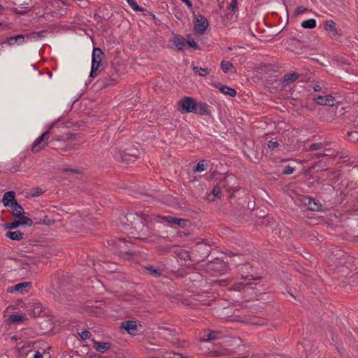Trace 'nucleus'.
I'll return each instance as SVG.
<instances>
[{
	"mask_svg": "<svg viewBox=\"0 0 358 358\" xmlns=\"http://www.w3.org/2000/svg\"><path fill=\"white\" fill-rule=\"evenodd\" d=\"M308 10V9L306 7H305L303 6H298L296 8V10L294 11V15H301V14H302L303 13L307 12Z\"/></svg>",
	"mask_w": 358,
	"mask_h": 358,
	"instance_id": "nucleus-42",
	"label": "nucleus"
},
{
	"mask_svg": "<svg viewBox=\"0 0 358 358\" xmlns=\"http://www.w3.org/2000/svg\"><path fill=\"white\" fill-rule=\"evenodd\" d=\"M252 283L251 282H246L244 283L243 282H238L234 283L231 287L230 288L231 290L234 291H238L241 292L242 290H248L249 289H252Z\"/></svg>",
	"mask_w": 358,
	"mask_h": 358,
	"instance_id": "nucleus-17",
	"label": "nucleus"
},
{
	"mask_svg": "<svg viewBox=\"0 0 358 358\" xmlns=\"http://www.w3.org/2000/svg\"><path fill=\"white\" fill-rule=\"evenodd\" d=\"M221 194V189L218 186H215L213 189L212 190V195L209 194L208 195V199L210 201H214L215 197L219 196V195Z\"/></svg>",
	"mask_w": 358,
	"mask_h": 358,
	"instance_id": "nucleus-33",
	"label": "nucleus"
},
{
	"mask_svg": "<svg viewBox=\"0 0 358 358\" xmlns=\"http://www.w3.org/2000/svg\"><path fill=\"white\" fill-rule=\"evenodd\" d=\"M219 333L216 331H210L206 334L207 341H215L218 338Z\"/></svg>",
	"mask_w": 358,
	"mask_h": 358,
	"instance_id": "nucleus-39",
	"label": "nucleus"
},
{
	"mask_svg": "<svg viewBox=\"0 0 358 358\" xmlns=\"http://www.w3.org/2000/svg\"><path fill=\"white\" fill-rule=\"evenodd\" d=\"M313 90L315 92H320L321 90V87L318 85H316L313 87Z\"/></svg>",
	"mask_w": 358,
	"mask_h": 358,
	"instance_id": "nucleus-57",
	"label": "nucleus"
},
{
	"mask_svg": "<svg viewBox=\"0 0 358 358\" xmlns=\"http://www.w3.org/2000/svg\"><path fill=\"white\" fill-rule=\"evenodd\" d=\"M25 36L23 34H19L15 36L8 37L6 43L9 46L14 45L15 44L21 45L24 43Z\"/></svg>",
	"mask_w": 358,
	"mask_h": 358,
	"instance_id": "nucleus-15",
	"label": "nucleus"
},
{
	"mask_svg": "<svg viewBox=\"0 0 358 358\" xmlns=\"http://www.w3.org/2000/svg\"><path fill=\"white\" fill-rule=\"evenodd\" d=\"M152 358H158V357H152Z\"/></svg>",
	"mask_w": 358,
	"mask_h": 358,
	"instance_id": "nucleus-63",
	"label": "nucleus"
},
{
	"mask_svg": "<svg viewBox=\"0 0 358 358\" xmlns=\"http://www.w3.org/2000/svg\"><path fill=\"white\" fill-rule=\"evenodd\" d=\"M145 268L149 271V273L154 277H159L162 275V271L160 269L155 268L150 265L145 266Z\"/></svg>",
	"mask_w": 358,
	"mask_h": 358,
	"instance_id": "nucleus-32",
	"label": "nucleus"
},
{
	"mask_svg": "<svg viewBox=\"0 0 358 358\" xmlns=\"http://www.w3.org/2000/svg\"><path fill=\"white\" fill-rule=\"evenodd\" d=\"M348 140L352 142L358 141V132L355 131H350L348 133Z\"/></svg>",
	"mask_w": 358,
	"mask_h": 358,
	"instance_id": "nucleus-37",
	"label": "nucleus"
},
{
	"mask_svg": "<svg viewBox=\"0 0 358 358\" xmlns=\"http://www.w3.org/2000/svg\"><path fill=\"white\" fill-rule=\"evenodd\" d=\"M18 168H19L18 166H14L10 168L9 169H8V171L9 173H15L18 171Z\"/></svg>",
	"mask_w": 358,
	"mask_h": 358,
	"instance_id": "nucleus-54",
	"label": "nucleus"
},
{
	"mask_svg": "<svg viewBox=\"0 0 358 358\" xmlns=\"http://www.w3.org/2000/svg\"><path fill=\"white\" fill-rule=\"evenodd\" d=\"M180 1H182L183 3H185L189 8H192V3L191 1H189V0H180Z\"/></svg>",
	"mask_w": 358,
	"mask_h": 358,
	"instance_id": "nucleus-55",
	"label": "nucleus"
},
{
	"mask_svg": "<svg viewBox=\"0 0 358 358\" xmlns=\"http://www.w3.org/2000/svg\"><path fill=\"white\" fill-rule=\"evenodd\" d=\"M233 68V64L229 61H222L221 69L224 72H228L231 69Z\"/></svg>",
	"mask_w": 358,
	"mask_h": 358,
	"instance_id": "nucleus-34",
	"label": "nucleus"
},
{
	"mask_svg": "<svg viewBox=\"0 0 358 358\" xmlns=\"http://www.w3.org/2000/svg\"><path fill=\"white\" fill-rule=\"evenodd\" d=\"M210 245L206 243H199L195 246L194 254L198 257V261H203L210 253Z\"/></svg>",
	"mask_w": 358,
	"mask_h": 358,
	"instance_id": "nucleus-7",
	"label": "nucleus"
},
{
	"mask_svg": "<svg viewBox=\"0 0 358 358\" xmlns=\"http://www.w3.org/2000/svg\"><path fill=\"white\" fill-rule=\"evenodd\" d=\"M113 157L118 162H124L129 164L130 162H134L138 155L136 154H127L120 150L115 148L113 152Z\"/></svg>",
	"mask_w": 358,
	"mask_h": 358,
	"instance_id": "nucleus-5",
	"label": "nucleus"
},
{
	"mask_svg": "<svg viewBox=\"0 0 358 358\" xmlns=\"http://www.w3.org/2000/svg\"><path fill=\"white\" fill-rule=\"evenodd\" d=\"M233 191L232 194L230 195V196H232V195L234 194V193L236 191V189H230L228 190L229 192H230L231 191Z\"/></svg>",
	"mask_w": 358,
	"mask_h": 358,
	"instance_id": "nucleus-59",
	"label": "nucleus"
},
{
	"mask_svg": "<svg viewBox=\"0 0 358 358\" xmlns=\"http://www.w3.org/2000/svg\"><path fill=\"white\" fill-rule=\"evenodd\" d=\"M44 192L41 188L36 187L31 189V195L34 197H36L42 194Z\"/></svg>",
	"mask_w": 358,
	"mask_h": 358,
	"instance_id": "nucleus-38",
	"label": "nucleus"
},
{
	"mask_svg": "<svg viewBox=\"0 0 358 358\" xmlns=\"http://www.w3.org/2000/svg\"><path fill=\"white\" fill-rule=\"evenodd\" d=\"M31 286L32 285L31 282H23L16 284L14 286L9 287L7 289V292L8 293L18 292L21 294H24L29 292V290L31 288Z\"/></svg>",
	"mask_w": 358,
	"mask_h": 358,
	"instance_id": "nucleus-8",
	"label": "nucleus"
},
{
	"mask_svg": "<svg viewBox=\"0 0 358 358\" xmlns=\"http://www.w3.org/2000/svg\"><path fill=\"white\" fill-rule=\"evenodd\" d=\"M173 42L176 48L180 51H182L186 46V39L180 35H175Z\"/></svg>",
	"mask_w": 358,
	"mask_h": 358,
	"instance_id": "nucleus-16",
	"label": "nucleus"
},
{
	"mask_svg": "<svg viewBox=\"0 0 358 358\" xmlns=\"http://www.w3.org/2000/svg\"><path fill=\"white\" fill-rule=\"evenodd\" d=\"M196 110L194 113L200 115H211V110L209 106L205 102H196Z\"/></svg>",
	"mask_w": 358,
	"mask_h": 358,
	"instance_id": "nucleus-11",
	"label": "nucleus"
},
{
	"mask_svg": "<svg viewBox=\"0 0 358 358\" xmlns=\"http://www.w3.org/2000/svg\"><path fill=\"white\" fill-rule=\"evenodd\" d=\"M58 141V139H51L50 141L49 142L50 143V147L52 148V149H57V145L56 144V142Z\"/></svg>",
	"mask_w": 358,
	"mask_h": 358,
	"instance_id": "nucleus-50",
	"label": "nucleus"
},
{
	"mask_svg": "<svg viewBox=\"0 0 358 358\" xmlns=\"http://www.w3.org/2000/svg\"><path fill=\"white\" fill-rule=\"evenodd\" d=\"M196 101L192 97L185 96L178 102L182 111L185 113H194Z\"/></svg>",
	"mask_w": 358,
	"mask_h": 358,
	"instance_id": "nucleus-4",
	"label": "nucleus"
},
{
	"mask_svg": "<svg viewBox=\"0 0 358 358\" xmlns=\"http://www.w3.org/2000/svg\"><path fill=\"white\" fill-rule=\"evenodd\" d=\"M317 25L316 20L315 19H308L304 20L301 23V27L305 29H314Z\"/></svg>",
	"mask_w": 358,
	"mask_h": 358,
	"instance_id": "nucleus-28",
	"label": "nucleus"
},
{
	"mask_svg": "<svg viewBox=\"0 0 358 358\" xmlns=\"http://www.w3.org/2000/svg\"><path fill=\"white\" fill-rule=\"evenodd\" d=\"M194 72L196 74H199L201 76H205L210 73V69L208 68H202L199 66H193L192 68Z\"/></svg>",
	"mask_w": 358,
	"mask_h": 358,
	"instance_id": "nucleus-29",
	"label": "nucleus"
},
{
	"mask_svg": "<svg viewBox=\"0 0 358 358\" xmlns=\"http://www.w3.org/2000/svg\"><path fill=\"white\" fill-rule=\"evenodd\" d=\"M24 234L20 231H6L5 236L13 241H20L23 238Z\"/></svg>",
	"mask_w": 358,
	"mask_h": 358,
	"instance_id": "nucleus-23",
	"label": "nucleus"
},
{
	"mask_svg": "<svg viewBox=\"0 0 358 358\" xmlns=\"http://www.w3.org/2000/svg\"><path fill=\"white\" fill-rule=\"evenodd\" d=\"M2 24H3L2 22H0V26H1Z\"/></svg>",
	"mask_w": 358,
	"mask_h": 358,
	"instance_id": "nucleus-62",
	"label": "nucleus"
},
{
	"mask_svg": "<svg viewBox=\"0 0 358 358\" xmlns=\"http://www.w3.org/2000/svg\"><path fill=\"white\" fill-rule=\"evenodd\" d=\"M66 138L67 140L74 141V140L77 139V134H72V133H66Z\"/></svg>",
	"mask_w": 358,
	"mask_h": 358,
	"instance_id": "nucleus-49",
	"label": "nucleus"
},
{
	"mask_svg": "<svg viewBox=\"0 0 358 358\" xmlns=\"http://www.w3.org/2000/svg\"><path fill=\"white\" fill-rule=\"evenodd\" d=\"M4 10V7L0 4V14L3 13V11Z\"/></svg>",
	"mask_w": 358,
	"mask_h": 358,
	"instance_id": "nucleus-58",
	"label": "nucleus"
},
{
	"mask_svg": "<svg viewBox=\"0 0 358 358\" xmlns=\"http://www.w3.org/2000/svg\"><path fill=\"white\" fill-rule=\"evenodd\" d=\"M104 57V53L99 48H94L92 56V65L91 71L90 73V78H94L97 75L99 68L102 65V58Z\"/></svg>",
	"mask_w": 358,
	"mask_h": 358,
	"instance_id": "nucleus-3",
	"label": "nucleus"
},
{
	"mask_svg": "<svg viewBox=\"0 0 358 358\" xmlns=\"http://www.w3.org/2000/svg\"><path fill=\"white\" fill-rule=\"evenodd\" d=\"M227 270V266L226 263L219 258L210 261L206 265V271L212 275H222Z\"/></svg>",
	"mask_w": 358,
	"mask_h": 358,
	"instance_id": "nucleus-2",
	"label": "nucleus"
},
{
	"mask_svg": "<svg viewBox=\"0 0 358 358\" xmlns=\"http://www.w3.org/2000/svg\"><path fill=\"white\" fill-rule=\"evenodd\" d=\"M329 155L327 153H324V152H319V153H316V154H314L313 156H312V158H320L321 157H324V156H327Z\"/></svg>",
	"mask_w": 358,
	"mask_h": 358,
	"instance_id": "nucleus-52",
	"label": "nucleus"
},
{
	"mask_svg": "<svg viewBox=\"0 0 358 358\" xmlns=\"http://www.w3.org/2000/svg\"><path fill=\"white\" fill-rule=\"evenodd\" d=\"M163 358H185L179 353H169L163 356Z\"/></svg>",
	"mask_w": 358,
	"mask_h": 358,
	"instance_id": "nucleus-46",
	"label": "nucleus"
},
{
	"mask_svg": "<svg viewBox=\"0 0 358 358\" xmlns=\"http://www.w3.org/2000/svg\"><path fill=\"white\" fill-rule=\"evenodd\" d=\"M186 45H188L189 47L192 48L194 50H200L201 49L200 46L192 38L190 34H188L187 36Z\"/></svg>",
	"mask_w": 358,
	"mask_h": 358,
	"instance_id": "nucleus-31",
	"label": "nucleus"
},
{
	"mask_svg": "<svg viewBox=\"0 0 358 358\" xmlns=\"http://www.w3.org/2000/svg\"><path fill=\"white\" fill-rule=\"evenodd\" d=\"M20 227V223L18 220L13 221L12 222L6 223L5 224V228L8 229H16Z\"/></svg>",
	"mask_w": 358,
	"mask_h": 358,
	"instance_id": "nucleus-40",
	"label": "nucleus"
},
{
	"mask_svg": "<svg viewBox=\"0 0 358 358\" xmlns=\"http://www.w3.org/2000/svg\"><path fill=\"white\" fill-rule=\"evenodd\" d=\"M308 203H306V206L308 208L312 211H318L321 209L322 205L319 202V201H316L315 199L308 197Z\"/></svg>",
	"mask_w": 358,
	"mask_h": 358,
	"instance_id": "nucleus-19",
	"label": "nucleus"
},
{
	"mask_svg": "<svg viewBox=\"0 0 358 358\" xmlns=\"http://www.w3.org/2000/svg\"><path fill=\"white\" fill-rule=\"evenodd\" d=\"M299 74L298 73H292L285 74L282 77V83L283 85H288L294 81L296 80L299 78Z\"/></svg>",
	"mask_w": 358,
	"mask_h": 358,
	"instance_id": "nucleus-22",
	"label": "nucleus"
},
{
	"mask_svg": "<svg viewBox=\"0 0 358 358\" xmlns=\"http://www.w3.org/2000/svg\"><path fill=\"white\" fill-rule=\"evenodd\" d=\"M324 29L332 36L338 35L336 28V23L333 20H327L324 24Z\"/></svg>",
	"mask_w": 358,
	"mask_h": 358,
	"instance_id": "nucleus-18",
	"label": "nucleus"
},
{
	"mask_svg": "<svg viewBox=\"0 0 358 358\" xmlns=\"http://www.w3.org/2000/svg\"><path fill=\"white\" fill-rule=\"evenodd\" d=\"M252 279H253V280L260 279V277L258 276V277L255 278V277L252 276Z\"/></svg>",
	"mask_w": 358,
	"mask_h": 358,
	"instance_id": "nucleus-60",
	"label": "nucleus"
},
{
	"mask_svg": "<svg viewBox=\"0 0 358 358\" xmlns=\"http://www.w3.org/2000/svg\"><path fill=\"white\" fill-rule=\"evenodd\" d=\"M161 220L170 224H177L181 227H185L188 220L182 218H178L172 216H161Z\"/></svg>",
	"mask_w": 358,
	"mask_h": 358,
	"instance_id": "nucleus-10",
	"label": "nucleus"
},
{
	"mask_svg": "<svg viewBox=\"0 0 358 358\" xmlns=\"http://www.w3.org/2000/svg\"><path fill=\"white\" fill-rule=\"evenodd\" d=\"M267 146L268 148L274 150L279 146V143L277 141L271 140L268 142Z\"/></svg>",
	"mask_w": 358,
	"mask_h": 358,
	"instance_id": "nucleus-45",
	"label": "nucleus"
},
{
	"mask_svg": "<svg viewBox=\"0 0 358 358\" xmlns=\"http://www.w3.org/2000/svg\"><path fill=\"white\" fill-rule=\"evenodd\" d=\"M16 201L15 192L14 191L6 192L2 199L3 204L6 207H11Z\"/></svg>",
	"mask_w": 358,
	"mask_h": 358,
	"instance_id": "nucleus-13",
	"label": "nucleus"
},
{
	"mask_svg": "<svg viewBox=\"0 0 358 358\" xmlns=\"http://www.w3.org/2000/svg\"><path fill=\"white\" fill-rule=\"evenodd\" d=\"M50 136V130H48L45 132H44L41 136L37 138L32 145L31 151L33 152L36 153L41 150L45 147V145L48 144V141Z\"/></svg>",
	"mask_w": 358,
	"mask_h": 358,
	"instance_id": "nucleus-6",
	"label": "nucleus"
},
{
	"mask_svg": "<svg viewBox=\"0 0 358 358\" xmlns=\"http://www.w3.org/2000/svg\"><path fill=\"white\" fill-rule=\"evenodd\" d=\"M326 162H324L322 160L318 161L317 162L313 164L312 166H309L307 169V171L310 172L311 171L315 170L316 169H317V171L319 170V169H321V171H326L327 170V169L324 168L326 166Z\"/></svg>",
	"mask_w": 358,
	"mask_h": 358,
	"instance_id": "nucleus-27",
	"label": "nucleus"
},
{
	"mask_svg": "<svg viewBox=\"0 0 358 358\" xmlns=\"http://www.w3.org/2000/svg\"><path fill=\"white\" fill-rule=\"evenodd\" d=\"M80 337L83 340H85L87 338H89L91 336V333L88 331H83L81 332V334H80Z\"/></svg>",
	"mask_w": 358,
	"mask_h": 358,
	"instance_id": "nucleus-48",
	"label": "nucleus"
},
{
	"mask_svg": "<svg viewBox=\"0 0 358 358\" xmlns=\"http://www.w3.org/2000/svg\"><path fill=\"white\" fill-rule=\"evenodd\" d=\"M323 148V143H313L309 146L308 150H320Z\"/></svg>",
	"mask_w": 358,
	"mask_h": 358,
	"instance_id": "nucleus-43",
	"label": "nucleus"
},
{
	"mask_svg": "<svg viewBox=\"0 0 358 358\" xmlns=\"http://www.w3.org/2000/svg\"><path fill=\"white\" fill-rule=\"evenodd\" d=\"M219 90L220 92L229 95L231 97H235L236 95V90L227 85H221Z\"/></svg>",
	"mask_w": 358,
	"mask_h": 358,
	"instance_id": "nucleus-25",
	"label": "nucleus"
},
{
	"mask_svg": "<svg viewBox=\"0 0 358 358\" xmlns=\"http://www.w3.org/2000/svg\"><path fill=\"white\" fill-rule=\"evenodd\" d=\"M237 6V0H231V3L227 6V9L231 11V13H228L225 16L227 20H232L234 14L238 10Z\"/></svg>",
	"mask_w": 358,
	"mask_h": 358,
	"instance_id": "nucleus-21",
	"label": "nucleus"
},
{
	"mask_svg": "<svg viewBox=\"0 0 358 358\" xmlns=\"http://www.w3.org/2000/svg\"><path fill=\"white\" fill-rule=\"evenodd\" d=\"M117 76H106L100 79L98 83H99L100 85L102 87H107L115 85L117 83Z\"/></svg>",
	"mask_w": 358,
	"mask_h": 358,
	"instance_id": "nucleus-20",
	"label": "nucleus"
},
{
	"mask_svg": "<svg viewBox=\"0 0 358 358\" xmlns=\"http://www.w3.org/2000/svg\"><path fill=\"white\" fill-rule=\"evenodd\" d=\"M294 171V168L288 165L284 168L282 170V174L284 175H290Z\"/></svg>",
	"mask_w": 358,
	"mask_h": 358,
	"instance_id": "nucleus-44",
	"label": "nucleus"
},
{
	"mask_svg": "<svg viewBox=\"0 0 358 358\" xmlns=\"http://www.w3.org/2000/svg\"><path fill=\"white\" fill-rule=\"evenodd\" d=\"M317 103L320 105L333 106L334 105V98L331 95L320 96L318 95L313 99Z\"/></svg>",
	"mask_w": 358,
	"mask_h": 358,
	"instance_id": "nucleus-12",
	"label": "nucleus"
},
{
	"mask_svg": "<svg viewBox=\"0 0 358 358\" xmlns=\"http://www.w3.org/2000/svg\"><path fill=\"white\" fill-rule=\"evenodd\" d=\"M10 208L13 210V215L15 218L20 217V216L24 213L22 206L18 203L17 201H16Z\"/></svg>",
	"mask_w": 358,
	"mask_h": 358,
	"instance_id": "nucleus-24",
	"label": "nucleus"
},
{
	"mask_svg": "<svg viewBox=\"0 0 358 358\" xmlns=\"http://www.w3.org/2000/svg\"><path fill=\"white\" fill-rule=\"evenodd\" d=\"M55 222V221L48 217V216L45 215L42 220V223L47 226H50Z\"/></svg>",
	"mask_w": 358,
	"mask_h": 358,
	"instance_id": "nucleus-47",
	"label": "nucleus"
},
{
	"mask_svg": "<svg viewBox=\"0 0 358 358\" xmlns=\"http://www.w3.org/2000/svg\"><path fill=\"white\" fill-rule=\"evenodd\" d=\"M18 219V222L20 223V226L22 225H27L31 227L33 224V221L29 217L24 216L22 215L20 217H17Z\"/></svg>",
	"mask_w": 358,
	"mask_h": 358,
	"instance_id": "nucleus-30",
	"label": "nucleus"
},
{
	"mask_svg": "<svg viewBox=\"0 0 358 358\" xmlns=\"http://www.w3.org/2000/svg\"><path fill=\"white\" fill-rule=\"evenodd\" d=\"M128 4L136 11H143L144 9L139 6L135 0H127Z\"/></svg>",
	"mask_w": 358,
	"mask_h": 358,
	"instance_id": "nucleus-35",
	"label": "nucleus"
},
{
	"mask_svg": "<svg viewBox=\"0 0 358 358\" xmlns=\"http://www.w3.org/2000/svg\"><path fill=\"white\" fill-rule=\"evenodd\" d=\"M24 320V317L22 315H9V320L12 322H20Z\"/></svg>",
	"mask_w": 358,
	"mask_h": 358,
	"instance_id": "nucleus-36",
	"label": "nucleus"
},
{
	"mask_svg": "<svg viewBox=\"0 0 358 358\" xmlns=\"http://www.w3.org/2000/svg\"><path fill=\"white\" fill-rule=\"evenodd\" d=\"M110 344L105 342H97L94 343V348L96 350L103 353L106 350L109 349Z\"/></svg>",
	"mask_w": 358,
	"mask_h": 358,
	"instance_id": "nucleus-26",
	"label": "nucleus"
},
{
	"mask_svg": "<svg viewBox=\"0 0 358 358\" xmlns=\"http://www.w3.org/2000/svg\"><path fill=\"white\" fill-rule=\"evenodd\" d=\"M145 222L141 215L133 213H127L122 219L124 229L135 238L141 240H147L152 236Z\"/></svg>",
	"mask_w": 358,
	"mask_h": 358,
	"instance_id": "nucleus-1",
	"label": "nucleus"
},
{
	"mask_svg": "<svg viewBox=\"0 0 358 358\" xmlns=\"http://www.w3.org/2000/svg\"><path fill=\"white\" fill-rule=\"evenodd\" d=\"M121 328L125 329L128 334L135 335L137 329L136 322L133 320L124 321L121 324Z\"/></svg>",
	"mask_w": 358,
	"mask_h": 358,
	"instance_id": "nucleus-14",
	"label": "nucleus"
},
{
	"mask_svg": "<svg viewBox=\"0 0 358 358\" xmlns=\"http://www.w3.org/2000/svg\"><path fill=\"white\" fill-rule=\"evenodd\" d=\"M65 171L66 172H71V173H79V172H80L78 169H71V168L66 169Z\"/></svg>",
	"mask_w": 358,
	"mask_h": 358,
	"instance_id": "nucleus-53",
	"label": "nucleus"
},
{
	"mask_svg": "<svg viewBox=\"0 0 358 358\" xmlns=\"http://www.w3.org/2000/svg\"><path fill=\"white\" fill-rule=\"evenodd\" d=\"M34 358H43V356L39 351H36L34 355Z\"/></svg>",
	"mask_w": 358,
	"mask_h": 358,
	"instance_id": "nucleus-56",
	"label": "nucleus"
},
{
	"mask_svg": "<svg viewBox=\"0 0 358 358\" xmlns=\"http://www.w3.org/2000/svg\"><path fill=\"white\" fill-rule=\"evenodd\" d=\"M159 329H164V330H168V329H167V328H166V327H160Z\"/></svg>",
	"mask_w": 358,
	"mask_h": 358,
	"instance_id": "nucleus-61",
	"label": "nucleus"
},
{
	"mask_svg": "<svg viewBox=\"0 0 358 358\" xmlns=\"http://www.w3.org/2000/svg\"><path fill=\"white\" fill-rule=\"evenodd\" d=\"M208 26V22L207 19L204 16L199 15L194 24V31L196 33L201 34L206 31Z\"/></svg>",
	"mask_w": 358,
	"mask_h": 358,
	"instance_id": "nucleus-9",
	"label": "nucleus"
},
{
	"mask_svg": "<svg viewBox=\"0 0 358 358\" xmlns=\"http://www.w3.org/2000/svg\"><path fill=\"white\" fill-rule=\"evenodd\" d=\"M13 12L16 13V14L24 15V14L27 13V10H18L16 8H13Z\"/></svg>",
	"mask_w": 358,
	"mask_h": 358,
	"instance_id": "nucleus-51",
	"label": "nucleus"
},
{
	"mask_svg": "<svg viewBox=\"0 0 358 358\" xmlns=\"http://www.w3.org/2000/svg\"><path fill=\"white\" fill-rule=\"evenodd\" d=\"M206 170L204 167L203 161H200L198 164L194 166V172H202Z\"/></svg>",
	"mask_w": 358,
	"mask_h": 358,
	"instance_id": "nucleus-41",
	"label": "nucleus"
}]
</instances>
